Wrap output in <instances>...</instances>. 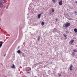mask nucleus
Wrapping results in <instances>:
<instances>
[{"label": "nucleus", "mask_w": 77, "mask_h": 77, "mask_svg": "<svg viewBox=\"0 0 77 77\" xmlns=\"http://www.w3.org/2000/svg\"><path fill=\"white\" fill-rule=\"evenodd\" d=\"M69 26H70V23H67L65 24V27H68Z\"/></svg>", "instance_id": "obj_1"}, {"label": "nucleus", "mask_w": 77, "mask_h": 77, "mask_svg": "<svg viewBox=\"0 0 77 77\" xmlns=\"http://www.w3.org/2000/svg\"><path fill=\"white\" fill-rule=\"evenodd\" d=\"M26 71H29L30 70H31V68L28 67H26L25 69Z\"/></svg>", "instance_id": "obj_2"}, {"label": "nucleus", "mask_w": 77, "mask_h": 77, "mask_svg": "<svg viewBox=\"0 0 77 77\" xmlns=\"http://www.w3.org/2000/svg\"><path fill=\"white\" fill-rule=\"evenodd\" d=\"M60 2L59 3V5L60 6L62 5V0H60Z\"/></svg>", "instance_id": "obj_3"}, {"label": "nucleus", "mask_w": 77, "mask_h": 77, "mask_svg": "<svg viewBox=\"0 0 77 77\" xmlns=\"http://www.w3.org/2000/svg\"><path fill=\"white\" fill-rule=\"evenodd\" d=\"M77 52V50L75 49L73 50L72 52V54L74 55V53Z\"/></svg>", "instance_id": "obj_4"}, {"label": "nucleus", "mask_w": 77, "mask_h": 77, "mask_svg": "<svg viewBox=\"0 0 77 77\" xmlns=\"http://www.w3.org/2000/svg\"><path fill=\"white\" fill-rule=\"evenodd\" d=\"M0 48L2 47V46L3 45V42H0Z\"/></svg>", "instance_id": "obj_5"}, {"label": "nucleus", "mask_w": 77, "mask_h": 77, "mask_svg": "<svg viewBox=\"0 0 77 77\" xmlns=\"http://www.w3.org/2000/svg\"><path fill=\"white\" fill-rule=\"evenodd\" d=\"M74 40H71L70 42L69 43H70L71 44H72V43H73V42H74Z\"/></svg>", "instance_id": "obj_6"}, {"label": "nucleus", "mask_w": 77, "mask_h": 77, "mask_svg": "<svg viewBox=\"0 0 77 77\" xmlns=\"http://www.w3.org/2000/svg\"><path fill=\"white\" fill-rule=\"evenodd\" d=\"M42 15V14H38V18H41V16Z\"/></svg>", "instance_id": "obj_7"}, {"label": "nucleus", "mask_w": 77, "mask_h": 77, "mask_svg": "<svg viewBox=\"0 0 77 77\" xmlns=\"http://www.w3.org/2000/svg\"><path fill=\"white\" fill-rule=\"evenodd\" d=\"M72 65H71L70 67V71H72Z\"/></svg>", "instance_id": "obj_8"}, {"label": "nucleus", "mask_w": 77, "mask_h": 77, "mask_svg": "<svg viewBox=\"0 0 77 77\" xmlns=\"http://www.w3.org/2000/svg\"><path fill=\"white\" fill-rule=\"evenodd\" d=\"M3 2H1L0 3V7H2L3 6Z\"/></svg>", "instance_id": "obj_9"}, {"label": "nucleus", "mask_w": 77, "mask_h": 77, "mask_svg": "<svg viewBox=\"0 0 77 77\" xmlns=\"http://www.w3.org/2000/svg\"><path fill=\"white\" fill-rule=\"evenodd\" d=\"M74 31L75 33L77 32V29H74Z\"/></svg>", "instance_id": "obj_10"}, {"label": "nucleus", "mask_w": 77, "mask_h": 77, "mask_svg": "<svg viewBox=\"0 0 77 77\" xmlns=\"http://www.w3.org/2000/svg\"><path fill=\"white\" fill-rule=\"evenodd\" d=\"M17 53L18 54H20V53H21V51H20V50H19L17 51Z\"/></svg>", "instance_id": "obj_11"}, {"label": "nucleus", "mask_w": 77, "mask_h": 77, "mask_svg": "<svg viewBox=\"0 0 77 77\" xmlns=\"http://www.w3.org/2000/svg\"><path fill=\"white\" fill-rule=\"evenodd\" d=\"M11 68H15V66L14 64H13V66H11Z\"/></svg>", "instance_id": "obj_12"}, {"label": "nucleus", "mask_w": 77, "mask_h": 77, "mask_svg": "<svg viewBox=\"0 0 77 77\" xmlns=\"http://www.w3.org/2000/svg\"><path fill=\"white\" fill-rule=\"evenodd\" d=\"M44 24H45L44 22H42L41 24L42 26H43V25H44Z\"/></svg>", "instance_id": "obj_13"}, {"label": "nucleus", "mask_w": 77, "mask_h": 77, "mask_svg": "<svg viewBox=\"0 0 77 77\" xmlns=\"http://www.w3.org/2000/svg\"><path fill=\"white\" fill-rule=\"evenodd\" d=\"M63 35L65 38H66V35L65 34H64Z\"/></svg>", "instance_id": "obj_14"}, {"label": "nucleus", "mask_w": 77, "mask_h": 77, "mask_svg": "<svg viewBox=\"0 0 77 77\" xmlns=\"http://www.w3.org/2000/svg\"><path fill=\"white\" fill-rule=\"evenodd\" d=\"M54 12V9L52 8V12Z\"/></svg>", "instance_id": "obj_15"}, {"label": "nucleus", "mask_w": 77, "mask_h": 77, "mask_svg": "<svg viewBox=\"0 0 77 77\" xmlns=\"http://www.w3.org/2000/svg\"><path fill=\"white\" fill-rule=\"evenodd\" d=\"M52 2L53 3H55L56 2L55 0H52Z\"/></svg>", "instance_id": "obj_16"}, {"label": "nucleus", "mask_w": 77, "mask_h": 77, "mask_svg": "<svg viewBox=\"0 0 77 77\" xmlns=\"http://www.w3.org/2000/svg\"><path fill=\"white\" fill-rule=\"evenodd\" d=\"M40 39V38L39 37H38V41H39Z\"/></svg>", "instance_id": "obj_17"}, {"label": "nucleus", "mask_w": 77, "mask_h": 77, "mask_svg": "<svg viewBox=\"0 0 77 77\" xmlns=\"http://www.w3.org/2000/svg\"><path fill=\"white\" fill-rule=\"evenodd\" d=\"M26 74H30V72H27L26 73Z\"/></svg>", "instance_id": "obj_18"}, {"label": "nucleus", "mask_w": 77, "mask_h": 77, "mask_svg": "<svg viewBox=\"0 0 77 77\" xmlns=\"http://www.w3.org/2000/svg\"><path fill=\"white\" fill-rule=\"evenodd\" d=\"M69 33V32L68 31H66V33Z\"/></svg>", "instance_id": "obj_19"}, {"label": "nucleus", "mask_w": 77, "mask_h": 77, "mask_svg": "<svg viewBox=\"0 0 77 77\" xmlns=\"http://www.w3.org/2000/svg\"><path fill=\"white\" fill-rule=\"evenodd\" d=\"M58 75H59V76H61V74H58Z\"/></svg>", "instance_id": "obj_20"}, {"label": "nucleus", "mask_w": 77, "mask_h": 77, "mask_svg": "<svg viewBox=\"0 0 77 77\" xmlns=\"http://www.w3.org/2000/svg\"><path fill=\"white\" fill-rule=\"evenodd\" d=\"M75 3H76V4H77V1H76V2H75Z\"/></svg>", "instance_id": "obj_21"}, {"label": "nucleus", "mask_w": 77, "mask_h": 77, "mask_svg": "<svg viewBox=\"0 0 77 77\" xmlns=\"http://www.w3.org/2000/svg\"><path fill=\"white\" fill-rule=\"evenodd\" d=\"M55 20H56V21H57V19H56Z\"/></svg>", "instance_id": "obj_22"}, {"label": "nucleus", "mask_w": 77, "mask_h": 77, "mask_svg": "<svg viewBox=\"0 0 77 77\" xmlns=\"http://www.w3.org/2000/svg\"><path fill=\"white\" fill-rule=\"evenodd\" d=\"M75 14H76L77 13V12L76 11H75Z\"/></svg>", "instance_id": "obj_23"}, {"label": "nucleus", "mask_w": 77, "mask_h": 77, "mask_svg": "<svg viewBox=\"0 0 77 77\" xmlns=\"http://www.w3.org/2000/svg\"><path fill=\"white\" fill-rule=\"evenodd\" d=\"M5 57L6 56V54H5L4 56Z\"/></svg>", "instance_id": "obj_24"}]
</instances>
